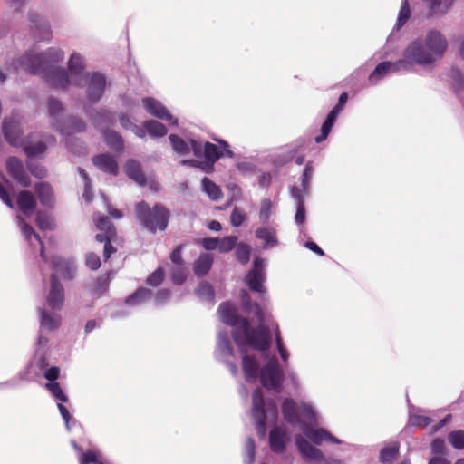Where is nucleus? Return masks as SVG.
Masks as SVG:
<instances>
[{"instance_id":"f257e3e1","label":"nucleus","mask_w":464,"mask_h":464,"mask_svg":"<svg viewBox=\"0 0 464 464\" xmlns=\"http://www.w3.org/2000/svg\"><path fill=\"white\" fill-rule=\"evenodd\" d=\"M218 313L222 322L233 327V337L237 345L249 344L259 350L269 347V333L263 324L264 315L258 305L256 306V314L260 324L256 330L250 329L248 321L237 316L235 306L230 304H222Z\"/></svg>"},{"instance_id":"f03ea898","label":"nucleus","mask_w":464,"mask_h":464,"mask_svg":"<svg viewBox=\"0 0 464 464\" xmlns=\"http://www.w3.org/2000/svg\"><path fill=\"white\" fill-rule=\"evenodd\" d=\"M64 53L60 49L50 48L43 53H27L22 58L25 70L33 74H44L47 82L54 88H65L69 85V75L65 70L50 64L63 61Z\"/></svg>"},{"instance_id":"7ed1b4c3","label":"nucleus","mask_w":464,"mask_h":464,"mask_svg":"<svg viewBox=\"0 0 464 464\" xmlns=\"http://www.w3.org/2000/svg\"><path fill=\"white\" fill-rule=\"evenodd\" d=\"M448 46L446 38L438 31L431 30L423 39L413 41L404 51L409 66L427 65L441 58Z\"/></svg>"},{"instance_id":"20e7f679","label":"nucleus","mask_w":464,"mask_h":464,"mask_svg":"<svg viewBox=\"0 0 464 464\" xmlns=\"http://www.w3.org/2000/svg\"><path fill=\"white\" fill-rule=\"evenodd\" d=\"M135 215L140 224L152 234L165 231L170 218L169 210L163 205L150 207L143 200L136 204Z\"/></svg>"},{"instance_id":"39448f33","label":"nucleus","mask_w":464,"mask_h":464,"mask_svg":"<svg viewBox=\"0 0 464 464\" xmlns=\"http://www.w3.org/2000/svg\"><path fill=\"white\" fill-rule=\"evenodd\" d=\"M22 232L27 239L33 236L37 241L40 242V256L44 260V262L50 263L51 266L58 273H60L63 277L66 279H72L74 277L75 268L68 261L59 256H53L50 261L48 260L44 251V245L41 240L40 236L35 233L32 226L24 222L22 225Z\"/></svg>"},{"instance_id":"423d86ee","label":"nucleus","mask_w":464,"mask_h":464,"mask_svg":"<svg viewBox=\"0 0 464 464\" xmlns=\"http://www.w3.org/2000/svg\"><path fill=\"white\" fill-rule=\"evenodd\" d=\"M5 169L9 176L24 188H28L32 184V180L27 174L23 161L14 156L5 160Z\"/></svg>"},{"instance_id":"0eeeda50","label":"nucleus","mask_w":464,"mask_h":464,"mask_svg":"<svg viewBox=\"0 0 464 464\" xmlns=\"http://www.w3.org/2000/svg\"><path fill=\"white\" fill-rule=\"evenodd\" d=\"M265 279V261L262 258L256 257L254 260L253 268L246 276V283L252 291L265 293L266 288L263 285Z\"/></svg>"},{"instance_id":"6e6552de","label":"nucleus","mask_w":464,"mask_h":464,"mask_svg":"<svg viewBox=\"0 0 464 464\" xmlns=\"http://www.w3.org/2000/svg\"><path fill=\"white\" fill-rule=\"evenodd\" d=\"M87 84V98L88 101L95 103L99 102L105 91L106 78L100 72H93L91 76L82 82V85Z\"/></svg>"},{"instance_id":"1a4fd4ad","label":"nucleus","mask_w":464,"mask_h":464,"mask_svg":"<svg viewBox=\"0 0 464 464\" xmlns=\"http://www.w3.org/2000/svg\"><path fill=\"white\" fill-rule=\"evenodd\" d=\"M282 382V371L276 358L270 359L267 365L261 370V382L266 388L279 390Z\"/></svg>"},{"instance_id":"9d476101","label":"nucleus","mask_w":464,"mask_h":464,"mask_svg":"<svg viewBox=\"0 0 464 464\" xmlns=\"http://www.w3.org/2000/svg\"><path fill=\"white\" fill-rule=\"evenodd\" d=\"M233 158L234 153L229 149V145L223 140H218V144L205 142V172H208L211 169H208L207 161L214 163L221 157Z\"/></svg>"},{"instance_id":"9b49d317","label":"nucleus","mask_w":464,"mask_h":464,"mask_svg":"<svg viewBox=\"0 0 464 464\" xmlns=\"http://www.w3.org/2000/svg\"><path fill=\"white\" fill-rule=\"evenodd\" d=\"M86 129V124L82 119L76 117H70L67 119L65 125L58 127L61 133L66 136V145L74 153H81L84 150V147L81 146L80 149L74 150L72 144L70 136L78 132H83Z\"/></svg>"},{"instance_id":"f8f14e48","label":"nucleus","mask_w":464,"mask_h":464,"mask_svg":"<svg viewBox=\"0 0 464 464\" xmlns=\"http://www.w3.org/2000/svg\"><path fill=\"white\" fill-rule=\"evenodd\" d=\"M69 85H82V82L88 78L87 72L84 71L82 58L76 53L72 54L69 60Z\"/></svg>"},{"instance_id":"ddd939ff","label":"nucleus","mask_w":464,"mask_h":464,"mask_svg":"<svg viewBox=\"0 0 464 464\" xmlns=\"http://www.w3.org/2000/svg\"><path fill=\"white\" fill-rule=\"evenodd\" d=\"M5 139L13 146L23 145L22 129L20 122L13 118H6L2 124Z\"/></svg>"},{"instance_id":"4468645a","label":"nucleus","mask_w":464,"mask_h":464,"mask_svg":"<svg viewBox=\"0 0 464 464\" xmlns=\"http://www.w3.org/2000/svg\"><path fill=\"white\" fill-rule=\"evenodd\" d=\"M283 413L287 420L291 422L298 420V413L306 416L309 420H313L315 417L313 409L309 405L303 404L297 409L295 403L290 399L284 401Z\"/></svg>"},{"instance_id":"2eb2a0df","label":"nucleus","mask_w":464,"mask_h":464,"mask_svg":"<svg viewBox=\"0 0 464 464\" xmlns=\"http://www.w3.org/2000/svg\"><path fill=\"white\" fill-rule=\"evenodd\" d=\"M64 301V289L54 274L51 276V287L47 295V303L53 310H60Z\"/></svg>"},{"instance_id":"dca6fc26","label":"nucleus","mask_w":464,"mask_h":464,"mask_svg":"<svg viewBox=\"0 0 464 464\" xmlns=\"http://www.w3.org/2000/svg\"><path fill=\"white\" fill-rule=\"evenodd\" d=\"M410 66L408 63L406 62L405 56L403 55V58L396 63L392 62H382L379 63L374 71L370 74L369 80L372 81L375 78L380 79L386 75L390 72H397L401 69H408Z\"/></svg>"},{"instance_id":"f3484780","label":"nucleus","mask_w":464,"mask_h":464,"mask_svg":"<svg viewBox=\"0 0 464 464\" xmlns=\"http://www.w3.org/2000/svg\"><path fill=\"white\" fill-rule=\"evenodd\" d=\"M92 161L100 170L114 176L118 175V162L112 155L108 153L99 154L94 156Z\"/></svg>"},{"instance_id":"a211bd4d","label":"nucleus","mask_w":464,"mask_h":464,"mask_svg":"<svg viewBox=\"0 0 464 464\" xmlns=\"http://www.w3.org/2000/svg\"><path fill=\"white\" fill-rule=\"evenodd\" d=\"M16 204L25 216L32 215L37 207L36 198L29 190H22L17 194Z\"/></svg>"},{"instance_id":"6ab92c4d","label":"nucleus","mask_w":464,"mask_h":464,"mask_svg":"<svg viewBox=\"0 0 464 464\" xmlns=\"http://www.w3.org/2000/svg\"><path fill=\"white\" fill-rule=\"evenodd\" d=\"M295 442L304 458L314 462L321 461L323 459V453L317 448L311 445L302 436H297Z\"/></svg>"},{"instance_id":"aec40b11","label":"nucleus","mask_w":464,"mask_h":464,"mask_svg":"<svg viewBox=\"0 0 464 464\" xmlns=\"http://www.w3.org/2000/svg\"><path fill=\"white\" fill-rule=\"evenodd\" d=\"M142 103L147 111L151 115L165 121H170L172 119V116L169 111L154 98H144L142 100Z\"/></svg>"},{"instance_id":"412c9836","label":"nucleus","mask_w":464,"mask_h":464,"mask_svg":"<svg viewBox=\"0 0 464 464\" xmlns=\"http://www.w3.org/2000/svg\"><path fill=\"white\" fill-rule=\"evenodd\" d=\"M253 416L256 420L257 428L265 433V415L263 409V398L260 390H256L253 393Z\"/></svg>"},{"instance_id":"4be33fe9","label":"nucleus","mask_w":464,"mask_h":464,"mask_svg":"<svg viewBox=\"0 0 464 464\" xmlns=\"http://www.w3.org/2000/svg\"><path fill=\"white\" fill-rule=\"evenodd\" d=\"M34 191L43 206L52 207L54 203V195L52 187L47 182H38L34 185Z\"/></svg>"},{"instance_id":"5701e85b","label":"nucleus","mask_w":464,"mask_h":464,"mask_svg":"<svg viewBox=\"0 0 464 464\" xmlns=\"http://www.w3.org/2000/svg\"><path fill=\"white\" fill-rule=\"evenodd\" d=\"M303 431L304 435L315 444H321L324 440H329L334 443H340V440L335 439L328 431L324 429H312L304 425Z\"/></svg>"},{"instance_id":"b1692460","label":"nucleus","mask_w":464,"mask_h":464,"mask_svg":"<svg viewBox=\"0 0 464 464\" xmlns=\"http://www.w3.org/2000/svg\"><path fill=\"white\" fill-rule=\"evenodd\" d=\"M127 176L139 185H145L146 178L142 172L140 163L134 160H129L125 164Z\"/></svg>"},{"instance_id":"393cba45","label":"nucleus","mask_w":464,"mask_h":464,"mask_svg":"<svg viewBox=\"0 0 464 464\" xmlns=\"http://www.w3.org/2000/svg\"><path fill=\"white\" fill-rule=\"evenodd\" d=\"M86 111V113L90 116V118L92 119L94 126L98 129H101L102 128L103 126H107V125H110V124H112L113 121H114V118H113V115L106 111V110H102V111H95L94 114H92L90 113L87 109H85Z\"/></svg>"},{"instance_id":"a878e982","label":"nucleus","mask_w":464,"mask_h":464,"mask_svg":"<svg viewBox=\"0 0 464 464\" xmlns=\"http://www.w3.org/2000/svg\"><path fill=\"white\" fill-rule=\"evenodd\" d=\"M152 292L150 289L140 287L125 299V304L130 306L139 305L150 300Z\"/></svg>"},{"instance_id":"bb28decb","label":"nucleus","mask_w":464,"mask_h":464,"mask_svg":"<svg viewBox=\"0 0 464 464\" xmlns=\"http://www.w3.org/2000/svg\"><path fill=\"white\" fill-rule=\"evenodd\" d=\"M143 127L151 137L155 138L163 137L168 132L166 126L155 120L144 121Z\"/></svg>"},{"instance_id":"cd10ccee","label":"nucleus","mask_w":464,"mask_h":464,"mask_svg":"<svg viewBox=\"0 0 464 464\" xmlns=\"http://www.w3.org/2000/svg\"><path fill=\"white\" fill-rule=\"evenodd\" d=\"M93 219L99 230H101L102 232L108 233L109 237H117L116 228L108 217L98 215L97 217H94Z\"/></svg>"},{"instance_id":"c85d7f7f","label":"nucleus","mask_w":464,"mask_h":464,"mask_svg":"<svg viewBox=\"0 0 464 464\" xmlns=\"http://www.w3.org/2000/svg\"><path fill=\"white\" fill-rule=\"evenodd\" d=\"M430 14H444L446 13L451 6L454 0H423Z\"/></svg>"},{"instance_id":"c756f323","label":"nucleus","mask_w":464,"mask_h":464,"mask_svg":"<svg viewBox=\"0 0 464 464\" xmlns=\"http://www.w3.org/2000/svg\"><path fill=\"white\" fill-rule=\"evenodd\" d=\"M103 137L105 143L114 149L121 150L123 147V140L121 136L115 130H106L103 131Z\"/></svg>"},{"instance_id":"7c9ffc66","label":"nucleus","mask_w":464,"mask_h":464,"mask_svg":"<svg viewBox=\"0 0 464 464\" xmlns=\"http://www.w3.org/2000/svg\"><path fill=\"white\" fill-rule=\"evenodd\" d=\"M20 146L23 147V150L28 159L44 154L47 148L46 144L42 141L36 142L35 144H29L24 141L23 145Z\"/></svg>"},{"instance_id":"2f4dec72","label":"nucleus","mask_w":464,"mask_h":464,"mask_svg":"<svg viewBox=\"0 0 464 464\" xmlns=\"http://www.w3.org/2000/svg\"><path fill=\"white\" fill-rule=\"evenodd\" d=\"M285 434L276 428L270 432V446L274 451H282L285 448Z\"/></svg>"},{"instance_id":"473e14b6","label":"nucleus","mask_w":464,"mask_h":464,"mask_svg":"<svg viewBox=\"0 0 464 464\" xmlns=\"http://www.w3.org/2000/svg\"><path fill=\"white\" fill-rule=\"evenodd\" d=\"M257 238L265 242L266 246L272 247L277 244L276 231L270 228H259L256 231Z\"/></svg>"},{"instance_id":"72a5a7b5","label":"nucleus","mask_w":464,"mask_h":464,"mask_svg":"<svg viewBox=\"0 0 464 464\" xmlns=\"http://www.w3.org/2000/svg\"><path fill=\"white\" fill-rule=\"evenodd\" d=\"M109 286H110L109 275L102 276L94 281V283L92 286V293L96 295L97 296H101L108 292Z\"/></svg>"},{"instance_id":"f704fd0d","label":"nucleus","mask_w":464,"mask_h":464,"mask_svg":"<svg viewBox=\"0 0 464 464\" xmlns=\"http://www.w3.org/2000/svg\"><path fill=\"white\" fill-rule=\"evenodd\" d=\"M61 324V317L59 315H51L44 310L41 312V324L48 330H55Z\"/></svg>"},{"instance_id":"c9c22d12","label":"nucleus","mask_w":464,"mask_h":464,"mask_svg":"<svg viewBox=\"0 0 464 464\" xmlns=\"http://www.w3.org/2000/svg\"><path fill=\"white\" fill-rule=\"evenodd\" d=\"M243 369L247 380L255 379L257 375L258 364L255 359L245 356L243 358Z\"/></svg>"},{"instance_id":"e433bc0d","label":"nucleus","mask_w":464,"mask_h":464,"mask_svg":"<svg viewBox=\"0 0 464 464\" xmlns=\"http://www.w3.org/2000/svg\"><path fill=\"white\" fill-rule=\"evenodd\" d=\"M205 193L214 201H218L223 198L221 188L208 179H205Z\"/></svg>"},{"instance_id":"4c0bfd02","label":"nucleus","mask_w":464,"mask_h":464,"mask_svg":"<svg viewBox=\"0 0 464 464\" xmlns=\"http://www.w3.org/2000/svg\"><path fill=\"white\" fill-rule=\"evenodd\" d=\"M337 118V114L335 113V111H331L330 113L328 114L325 121L324 122L323 126H322V133L321 135L317 136L315 138V141L317 143L323 141L324 140L326 139V137L328 136L335 120Z\"/></svg>"},{"instance_id":"58836bf2","label":"nucleus","mask_w":464,"mask_h":464,"mask_svg":"<svg viewBox=\"0 0 464 464\" xmlns=\"http://www.w3.org/2000/svg\"><path fill=\"white\" fill-rule=\"evenodd\" d=\"M399 452V444L392 443V445L385 447L380 453V459L383 463L392 462Z\"/></svg>"},{"instance_id":"ea45409f","label":"nucleus","mask_w":464,"mask_h":464,"mask_svg":"<svg viewBox=\"0 0 464 464\" xmlns=\"http://www.w3.org/2000/svg\"><path fill=\"white\" fill-rule=\"evenodd\" d=\"M173 150L179 154H187L189 151L188 144L176 134H170L169 137Z\"/></svg>"},{"instance_id":"a19ab883","label":"nucleus","mask_w":464,"mask_h":464,"mask_svg":"<svg viewBox=\"0 0 464 464\" xmlns=\"http://www.w3.org/2000/svg\"><path fill=\"white\" fill-rule=\"evenodd\" d=\"M26 167L30 173L37 179H44L47 175V169L42 164L28 160H26Z\"/></svg>"},{"instance_id":"79ce46f5","label":"nucleus","mask_w":464,"mask_h":464,"mask_svg":"<svg viewBox=\"0 0 464 464\" xmlns=\"http://www.w3.org/2000/svg\"><path fill=\"white\" fill-rule=\"evenodd\" d=\"M45 387L55 399L61 401L62 402L68 401V397L63 392L59 382H48L46 383Z\"/></svg>"},{"instance_id":"37998d69","label":"nucleus","mask_w":464,"mask_h":464,"mask_svg":"<svg viewBox=\"0 0 464 464\" xmlns=\"http://www.w3.org/2000/svg\"><path fill=\"white\" fill-rule=\"evenodd\" d=\"M448 440L453 448L457 450L464 449V431L456 430L449 434Z\"/></svg>"},{"instance_id":"c03bdc74","label":"nucleus","mask_w":464,"mask_h":464,"mask_svg":"<svg viewBox=\"0 0 464 464\" xmlns=\"http://www.w3.org/2000/svg\"><path fill=\"white\" fill-rule=\"evenodd\" d=\"M187 269L184 266H176L171 272V280L174 285H180L187 279Z\"/></svg>"},{"instance_id":"a18cd8bd","label":"nucleus","mask_w":464,"mask_h":464,"mask_svg":"<svg viewBox=\"0 0 464 464\" xmlns=\"http://www.w3.org/2000/svg\"><path fill=\"white\" fill-rule=\"evenodd\" d=\"M29 17L30 21L34 24L35 28L40 29L45 34L44 37H50L51 31L49 25L45 23V21H44L35 14H31Z\"/></svg>"},{"instance_id":"49530a36","label":"nucleus","mask_w":464,"mask_h":464,"mask_svg":"<svg viewBox=\"0 0 464 464\" xmlns=\"http://www.w3.org/2000/svg\"><path fill=\"white\" fill-rule=\"evenodd\" d=\"M236 256L239 262L246 264L250 259V247L245 244H239L236 247Z\"/></svg>"},{"instance_id":"de8ad7c7","label":"nucleus","mask_w":464,"mask_h":464,"mask_svg":"<svg viewBox=\"0 0 464 464\" xmlns=\"http://www.w3.org/2000/svg\"><path fill=\"white\" fill-rule=\"evenodd\" d=\"M163 279L164 271L161 267H159L148 276L147 283L151 286H158L162 283Z\"/></svg>"},{"instance_id":"09e8293b","label":"nucleus","mask_w":464,"mask_h":464,"mask_svg":"<svg viewBox=\"0 0 464 464\" xmlns=\"http://www.w3.org/2000/svg\"><path fill=\"white\" fill-rule=\"evenodd\" d=\"M410 15L411 11L408 0H404L399 12L397 26L401 27V25H403L410 18Z\"/></svg>"},{"instance_id":"8fccbe9b","label":"nucleus","mask_w":464,"mask_h":464,"mask_svg":"<svg viewBox=\"0 0 464 464\" xmlns=\"http://www.w3.org/2000/svg\"><path fill=\"white\" fill-rule=\"evenodd\" d=\"M48 110L49 114L52 117L56 118L63 111V107L58 100L50 98L48 101Z\"/></svg>"},{"instance_id":"3c124183","label":"nucleus","mask_w":464,"mask_h":464,"mask_svg":"<svg viewBox=\"0 0 464 464\" xmlns=\"http://www.w3.org/2000/svg\"><path fill=\"white\" fill-rule=\"evenodd\" d=\"M237 237H227L222 239H218V250L220 252H228L230 251L236 245Z\"/></svg>"},{"instance_id":"603ef678","label":"nucleus","mask_w":464,"mask_h":464,"mask_svg":"<svg viewBox=\"0 0 464 464\" xmlns=\"http://www.w3.org/2000/svg\"><path fill=\"white\" fill-rule=\"evenodd\" d=\"M102 462L98 460L97 455L92 450H88L82 453L80 458V464H102Z\"/></svg>"},{"instance_id":"864d4df0","label":"nucleus","mask_w":464,"mask_h":464,"mask_svg":"<svg viewBox=\"0 0 464 464\" xmlns=\"http://www.w3.org/2000/svg\"><path fill=\"white\" fill-rule=\"evenodd\" d=\"M85 264L90 269L97 270L101 266L102 262L98 255L94 253H89L86 256Z\"/></svg>"},{"instance_id":"5fc2aeb1","label":"nucleus","mask_w":464,"mask_h":464,"mask_svg":"<svg viewBox=\"0 0 464 464\" xmlns=\"http://www.w3.org/2000/svg\"><path fill=\"white\" fill-rule=\"evenodd\" d=\"M272 212V203L269 199H264L261 203L259 217L263 221H266Z\"/></svg>"},{"instance_id":"6e6d98bb","label":"nucleus","mask_w":464,"mask_h":464,"mask_svg":"<svg viewBox=\"0 0 464 464\" xmlns=\"http://www.w3.org/2000/svg\"><path fill=\"white\" fill-rule=\"evenodd\" d=\"M182 247L183 245L177 246L170 254V260L177 266H183L184 262L181 256Z\"/></svg>"},{"instance_id":"4d7b16f0","label":"nucleus","mask_w":464,"mask_h":464,"mask_svg":"<svg viewBox=\"0 0 464 464\" xmlns=\"http://www.w3.org/2000/svg\"><path fill=\"white\" fill-rule=\"evenodd\" d=\"M245 214L239 208H235L231 214V223L235 227L240 226L245 220Z\"/></svg>"},{"instance_id":"13d9d810","label":"nucleus","mask_w":464,"mask_h":464,"mask_svg":"<svg viewBox=\"0 0 464 464\" xmlns=\"http://www.w3.org/2000/svg\"><path fill=\"white\" fill-rule=\"evenodd\" d=\"M0 198L1 200L9 208H13V200L11 198V196L7 189L5 188V186L0 182Z\"/></svg>"},{"instance_id":"bf43d9fd","label":"nucleus","mask_w":464,"mask_h":464,"mask_svg":"<svg viewBox=\"0 0 464 464\" xmlns=\"http://www.w3.org/2000/svg\"><path fill=\"white\" fill-rule=\"evenodd\" d=\"M60 374V369L57 366H52L50 367L45 372H44V378L50 381V382H56L55 380L58 379Z\"/></svg>"},{"instance_id":"052dcab7","label":"nucleus","mask_w":464,"mask_h":464,"mask_svg":"<svg viewBox=\"0 0 464 464\" xmlns=\"http://www.w3.org/2000/svg\"><path fill=\"white\" fill-rule=\"evenodd\" d=\"M431 450L436 454H443L445 451V442L442 439H435L431 443Z\"/></svg>"},{"instance_id":"680f3d73","label":"nucleus","mask_w":464,"mask_h":464,"mask_svg":"<svg viewBox=\"0 0 464 464\" xmlns=\"http://www.w3.org/2000/svg\"><path fill=\"white\" fill-rule=\"evenodd\" d=\"M411 422L417 426L426 427L431 423V419L426 416L415 415L411 418Z\"/></svg>"},{"instance_id":"e2e57ef3","label":"nucleus","mask_w":464,"mask_h":464,"mask_svg":"<svg viewBox=\"0 0 464 464\" xmlns=\"http://www.w3.org/2000/svg\"><path fill=\"white\" fill-rule=\"evenodd\" d=\"M276 343H277V348H278V351H279V353L282 357V359L284 361H286L287 358H288V353L287 351L285 349V347L283 346V343H282V339L280 337V334H279V331L278 329H276Z\"/></svg>"},{"instance_id":"0e129e2a","label":"nucleus","mask_w":464,"mask_h":464,"mask_svg":"<svg viewBox=\"0 0 464 464\" xmlns=\"http://www.w3.org/2000/svg\"><path fill=\"white\" fill-rule=\"evenodd\" d=\"M170 291L169 289H160L156 294V301L158 304H163L170 297Z\"/></svg>"},{"instance_id":"69168bd1","label":"nucleus","mask_w":464,"mask_h":464,"mask_svg":"<svg viewBox=\"0 0 464 464\" xmlns=\"http://www.w3.org/2000/svg\"><path fill=\"white\" fill-rule=\"evenodd\" d=\"M36 223L38 227L42 230H47L52 228L51 222L46 217H42L38 215L36 218Z\"/></svg>"},{"instance_id":"338daca9","label":"nucleus","mask_w":464,"mask_h":464,"mask_svg":"<svg viewBox=\"0 0 464 464\" xmlns=\"http://www.w3.org/2000/svg\"><path fill=\"white\" fill-rule=\"evenodd\" d=\"M295 221L298 224H303L304 222V206L303 202H299L297 205Z\"/></svg>"},{"instance_id":"774afa93","label":"nucleus","mask_w":464,"mask_h":464,"mask_svg":"<svg viewBox=\"0 0 464 464\" xmlns=\"http://www.w3.org/2000/svg\"><path fill=\"white\" fill-rule=\"evenodd\" d=\"M119 121H120L121 125L126 130L134 127L130 117L125 113L120 114Z\"/></svg>"}]
</instances>
